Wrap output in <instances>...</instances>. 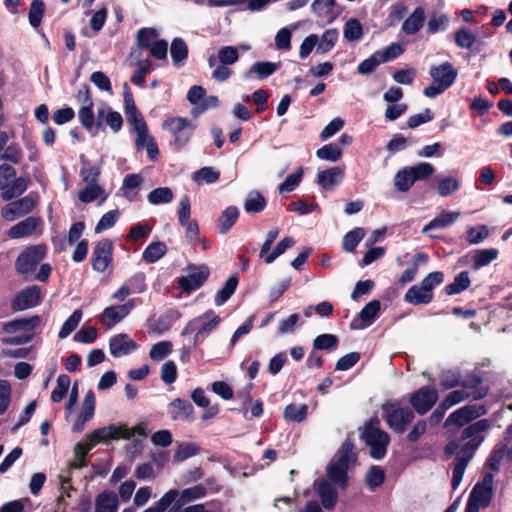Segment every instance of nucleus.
<instances>
[{"mask_svg": "<svg viewBox=\"0 0 512 512\" xmlns=\"http://www.w3.org/2000/svg\"><path fill=\"white\" fill-rule=\"evenodd\" d=\"M167 414L173 421L192 422L194 407L188 400L176 398L168 404Z\"/></svg>", "mask_w": 512, "mask_h": 512, "instance_id": "obj_22", "label": "nucleus"}, {"mask_svg": "<svg viewBox=\"0 0 512 512\" xmlns=\"http://www.w3.org/2000/svg\"><path fill=\"white\" fill-rule=\"evenodd\" d=\"M220 323V317L215 315L213 312V315H210L208 318H204L197 324V333L194 336V346H198L203 342L205 337L211 333L218 324Z\"/></svg>", "mask_w": 512, "mask_h": 512, "instance_id": "obj_31", "label": "nucleus"}, {"mask_svg": "<svg viewBox=\"0 0 512 512\" xmlns=\"http://www.w3.org/2000/svg\"><path fill=\"white\" fill-rule=\"evenodd\" d=\"M318 495L321 503L325 509H332L337 503V491L327 480H320L318 482Z\"/></svg>", "mask_w": 512, "mask_h": 512, "instance_id": "obj_30", "label": "nucleus"}, {"mask_svg": "<svg viewBox=\"0 0 512 512\" xmlns=\"http://www.w3.org/2000/svg\"><path fill=\"white\" fill-rule=\"evenodd\" d=\"M70 377L66 374H60L57 378V385L51 393V400L54 403L62 401L70 387Z\"/></svg>", "mask_w": 512, "mask_h": 512, "instance_id": "obj_53", "label": "nucleus"}, {"mask_svg": "<svg viewBox=\"0 0 512 512\" xmlns=\"http://www.w3.org/2000/svg\"><path fill=\"white\" fill-rule=\"evenodd\" d=\"M113 258V243L109 239L98 241L93 249L91 264L97 272H104Z\"/></svg>", "mask_w": 512, "mask_h": 512, "instance_id": "obj_16", "label": "nucleus"}, {"mask_svg": "<svg viewBox=\"0 0 512 512\" xmlns=\"http://www.w3.org/2000/svg\"><path fill=\"white\" fill-rule=\"evenodd\" d=\"M41 300V289L37 285L28 286L19 291L11 301V309L15 312L36 307Z\"/></svg>", "mask_w": 512, "mask_h": 512, "instance_id": "obj_15", "label": "nucleus"}, {"mask_svg": "<svg viewBox=\"0 0 512 512\" xmlns=\"http://www.w3.org/2000/svg\"><path fill=\"white\" fill-rule=\"evenodd\" d=\"M78 198L82 203H91L94 200L100 198V204L105 202L107 199V194L105 190L98 185L97 183L87 184L82 190L78 193Z\"/></svg>", "mask_w": 512, "mask_h": 512, "instance_id": "obj_32", "label": "nucleus"}, {"mask_svg": "<svg viewBox=\"0 0 512 512\" xmlns=\"http://www.w3.org/2000/svg\"><path fill=\"white\" fill-rule=\"evenodd\" d=\"M343 35L348 41H358L363 35V28L359 20L349 19L344 25Z\"/></svg>", "mask_w": 512, "mask_h": 512, "instance_id": "obj_58", "label": "nucleus"}, {"mask_svg": "<svg viewBox=\"0 0 512 512\" xmlns=\"http://www.w3.org/2000/svg\"><path fill=\"white\" fill-rule=\"evenodd\" d=\"M294 244L295 240L292 237L283 238L272 251L267 252L266 256L262 258L263 261L266 264L273 263L279 256L284 254L287 249L293 247Z\"/></svg>", "mask_w": 512, "mask_h": 512, "instance_id": "obj_48", "label": "nucleus"}, {"mask_svg": "<svg viewBox=\"0 0 512 512\" xmlns=\"http://www.w3.org/2000/svg\"><path fill=\"white\" fill-rule=\"evenodd\" d=\"M248 50L249 46H222L218 49L217 54L210 55L207 59L208 66L213 68L212 78L218 82L227 81L233 74L229 67L238 62L240 55L239 49Z\"/></svg>", "mask_w": 512, "mask_h": 512, "instance_id": "obj_2", "label": "nucleus"}, {"mask_svg": "<svg viewBox=\"0 0 512 512\" xmlns=\"http://www.w3.org/2000/svg\"><path fill=\"white\" fill-rule=\"evenodd\" d=\"M47 247L44 244L28 246L15 260V270L18 274L28 276L35 272L37 266L45 258Z\"/></svg>", "mask_w": 512, "mask_h": 512, "instance_id": "obj_8", "label": "nucleus"}, {"mask_svg": "<svg viewBox=\"0 0 512 512\" xmlns=\"http://www.w3.org/2000/svg\"><path fill=\"white\" fill-rule=\"evenodd\" d=\"M28 188V180L17 177L16 170L9 164L0 165V191L4 201L22 195Z\"/></svg>", "mask_w": 512, "mask_h": 512, "instance_id": "obj_7", "label": "nucleus"}, {"mask_svg": "<svg viewBox=\"0 0 512 512\" xmlns=\"http://www.w3.org/2000/svg\"><path fill=\"white\" fill-rule=\"evenodd\" d=\"M414 183L413 174L408 166L399 170L394 177V186L399 192H407Z\"/></svg>", "mask_w": 512, "mask_h": 512, "instance_id": "obj_43", "label": "nucleus"}, {"mask_svg": "<svg viewBox=\"0 0 512 512\" xmlns=\"http://www.w3.org/2000/svg\"><path fill=\"white\" fill-rule=\"evenodd\" d=\"M383 418L390 429L403 433L414 419V412L408 406H401L398 401H388L381 406Z\"/></svg>", "mask_w": 512, "mask_h": 512, "instance_id": "obj_6", "label": "nucleus"}, {"mask_svg": "<svg viewBox=\"0 0 512 512\" xmlns=\"http://www.w3.org/2000/svg\"><path fill=\"white\" fill-rule=\"evenodd\" d=\"M167 252L165 243L157 241L150 243L143 251L142 258L147 263H155Z\"/></svg>", "mask_w": 512, "mask_h": 512, "instance_id": "obj_39", "label": "nucleus"}, {"mask_svg": "<svg viewBox=\"0 0 512 512\" xmlns=\"http://www.w3.org/2000/svg\"><path fill=\"white\" fill-rule=\"evenodd\" d=\"M148 434L147 422H140L134 427H128L126 424H111L94 430L91 438L93 440H129L135 436L146 438Z\"/></svg>", "mask_w": 512, "mask_h": 512, "instance_id": "obj_5", "label": "nucleus"}, {"mask_svg": "<svg viewBox=\"0 0 512 512\" xmlns=\"http://www.w3.org/2000/svg\"><path fill=\"white\" fill-rule=\"evenodd\" d=\"M163 128L172 135L173 145L181 149L189 143L196 124L183 117H171L164 121Z\"/></svg>", "mask_w": 512, "mask_h": 512, "instance_id": "obj_9", "label": "nucleus"}, {"mask_svg": "<svg viewBox=\"0 0 512 512\" xmlns=\"http://www.w3.org/2000/svg\"><path fill=\"white\" fill-rule=\"evenodd\" d=\"M316 156L321 160L336 162L342 156L341 148L335 143H329L316 151Z\"/></svg>", "mask_w": 512, "mask_h": 512, "instance_id": "obj_52", "label": "nucleus"}, {"mask_svg": "<svg viewBox=\"0 0 512 512\" xmlns=\"http://www.w3.org/2000/svg\"><path fill=\"white\" fill-rule=\"evenodd\" d=\"M40 322L41 318L38 315L27 318H17L3 323L2 330L7 334H33Z\"/></svg>", "mask_w": 512, "mask_h": 512, "instance_id": "obj_21", "label": "nucleus"}, {"mask_svg": "<svg viewBox=\"0 0 512 512\" xmlns=\"http://www.w3.org/2000/svg\"><path fill=\"white\" fill-rule=\"evenodd\" d=\"M83 313L81 309H76L70 317L63 323L58 337L60 339L67 338L79 325L82 319Z\"/></svg>", "mask_w": 512, "mask_h": 512, "instance_id": "obj_51", "label": "nucleus"}, {"mask_svg": "<svg viewBox=\"0 0 512 512\" xmlns=\"http://www.w3.org/2000/svg\"><path fill=\"white\" fill-rule=\"evenodd\" d=\"M355 462L356 453L354 452V445L349 440H346L342 443L339 451L327 466V476L329 480L340 487H345L347 471Z\"/></svg>", "mask_w": 512, "mask_h": 512, "instance_id": "obj_3", "label": "nucleus"}, {"mask_svg": "<svg viewBox=\"0 0 512 512\" xmlns=\"http://www.w3.org/2000/svg\"><path fill=\"white\" fill-rule=\"evenodd\" d=\"M43 221L39 217L29 216L16 223L7 232L10 239H21L29 237L36 232H41Z\"/></svg>", "mask_w": 512, "mask_h": 512, "instance_id": "obj_19", "label": "nucleus"}, {"mask_svg": "<svg viewBox=\"0 0 512 512\" xmlns=\"http://www.w3.org/2000/svg\"><path fill=\"white\" fill-rule=\"evenodd\" d=\"M238 285V278L233 276L230 277L223 286L222 289H220L217 294L215 295V305L221 306L223 305L236 291Z\"/></svg>", "mask_w": 512, "mask_h": 512, "instance_id": "obj_47", "label": "nucleus"}, {"mask_svg": "<svg viewBox=\"0 0 512 512\" xmlns=\"http://www.w3.org/2000/svg\"><path fill=\"white\" fill-rule=\"evenodd\" d=\"M404 52L403 47L399 43H391L382 50L376 52L379 61L386 63L399 57Z\"/></svg>", "mask_w": 512, "mask_h": 512, "instance_id": "obj_64", "label": "nucleus"}, {"mask_svg": "<svg viewBox=\"0 0 512 512\" xmlns=\"http://www.w3.org/2000/svg\"><path fill=\"white\" fill-rule=\"evenodd\" d=\"M490 427L491 423L489 420H478L462 431L460 440L465 441L463 444L459 440H451L444 447L445 455H455L451 481L453 490H456L461 484L468 463L485 440L486 433Z\"/></svg>", "mask_w": 512, "mask_h": 512, "instance_id": "obj_1", "label": "nucleus"}, {"mask_svg": "<svg viewBox=\"0 0 512 512\" xmlns=\"http://www.w3.org/2000/svg\"><path fill=\"white\" fill-rule=\"evenodd\" d=\"M118 497L114 492L103 491L95 498V512H117Z\"/></svg>", "mask_w": 512, "mask_h": 512, "instance_id": "obj_29", "label": "nucleus"}, {"mask_svg": "<svg viewBox=\"0 0 512 512\" xmlns=\"http://www.w3.org/2000/svg\"><path fill=\"white\" fill-rule=\"evenodd\" d=\"M344 178V169L338 166L320 171L317 174L318 184L325 190H331L339 185Z\"/></svg>", "mask_w": 512, "mask_h": 512, "instance_id": "obj_25", "label": "nucleus"}, {"mask_svg": "<svg viewBox=\"0 0 512 512\" xmlns=\"http://www.w3.org/2000/svg\"><path fill=\"white\" fill-rule=\"evenodd\" d=\"M37 195L29 194L18 200L9 202L1 209V216L6 221H15L28 215L37 205Z\"/></svg>", "mask_w": 512, "mask_h": 512, "instance_id": "obj_11", "label": "nucleus"}, {"mask_svg": "<svg viewBox=\"0 0 512 512\" xmlns=\"http://www.w3.org/2000/svg\"><path fill=\"white\" fill-rule=\"evenodd\" d=\"M449 17L444 14L434 13L430 16L427 22V30L431 34H435L440 31H445L449 26Z\"/></svg>", "mask_w": 512, "mask_h": 512, "instance_id": "obj_59", "label": "nucleus"}, {"mask_svg": "<svg viewBox=\"0 0 512 512\" xmlns=\"http://www.w3.org/2000/svg\"><path fill=\"white\" fill-rule=\"evenodd\" d=\"M137 66V70L131 77V82L134 85L143 87L145 84V78L152 71L153 65L149 60H140L137 63Z\"/></svg>", "mask_w": 512, "mask_h": 512, "instance_id": "obj_57", "label": "nucleus"}, {"mask_svg": "<svg viewBox=\"0 0 512 512\" xmlns=\"http://www.w3.org/2000/svg\"><path fill=\"white\" fill-rule=\"evenodd\" d=\"M239 217V210L235 206L227 207L218 218V229L222 234H226L235 224Z\"/></svg>", "mask_w": 512, "mask_h": 512, "instance_id": "obj_37", "label": "nucleus"}, {"mask_svg": "<svg viewBox=\"0 0 512 512\" xmlns=\"http://www.w3.org/2000/svg\"><path fill=\"white\" fill-rule=\"evenodd\" d=\"M338 39V32L336 29L326 30L319 39L316 51L320 54L329 52L335 45Z\"/></svg>", "mask_w": 512, "mask_h": 512, "instance_id": "obj_49", "label": "nucleus"}, {"mask_svg": "<svg viewBox=\"0 0 512 512\" xmlns=\"http://www.w3.org/2000/svg\"><path fill=\"white\" fill-rule=\"evenodd\" d=\"M432 298L429 293L423 290L421 284L411 286L404 296L405 301L412 305L428 304Z\"/></svg>", "mask_w": 512, "mask_h": 512, "instance_id": "obj_36", "label": "nucleus"}, {"mask_svg": "<svg viewBox=\"0 0 512 512\" xmlns=\"http://www.w3.org/2000/svg\"><path fill=\"white\" fill-rule=\"evenodd\" d=\"M174 194L169 187H159L152 190L148 196V201L153 205L166 204L173 200Z\"/></svg>", "mask_w": 512, "mask_h": 512, "instance_id": "obj_50", "label": "nucleus"}, {"mask_svg": "<svg viewBox=\"0 0 512 512\" xmlns=\"http://www.w3.org/2000/svg\"><path fill=\"white\" fill-rule=\"evenodd\" d=\"M80 159L83 164V166L80 170L81 179L87 184L96 183V181L100 175V167L97 165H91L90 163H88V161L85 160L83 155L80 157Z\"/></svg>", "mask_w": 512, "mask_h": 512, "instance_id": "obj_56", "label": "nucleus"}, {"mask_svg": "<svg viewBox=\"0 0 512 512\" xmlns=\"http://www.w3.org/2000/svg\"><path fill=\"white\" fill-rule=\"evenodd\" d=\"M207 494V489L202 484H197L192 487H188L180 491V498L177 502V508H181L183 505L192 501L202 499Z\"/></svg>", "mask_w": 512, "mask_h": 512, "instance_id": "obj_35", "label": "nucleus"}, {"mask_svg": "<svg viewBox=\"0 0 512 512\" xmlns=\"http://www.w3.org/2000/svg\"><path fill=\"white\" fill-rule=\"evenodd\" d=\"M429 75L433 79V82L448 89L455 82L458 71L450 62H444L440 65L432 66L429 70Z\"/></svg>", "mask_w": 512, "mask_h": 512, "instance_id": "obj_23", "label": "nucleus"}, {"mask_svg": "<svg viewBox=\"0 0 512 512\" xmlns=\"http://www.w3.org/2000/svg\"><path fill=\"white\" fill-rule=\"evenodd\" d=\"M302 177L303 169L298 168L294 173L287 175L285 180L278 186V191L280 193L294 191L299 186Z\"/></svg>", "mask_w": 512, "mask_h": 512, "instance_id": "obj_60", "label": "nucleus"}, {"mask_svg": "<svg viewBox=\"0 0 512 512\" xmlns=\"http://www.w3.org/2000/svg\"><path fill=\"white\" fill-rule=\"evenodd\" d=\"M307 413V405L292 403L285 407L283 416L287 421L300 423L305 420Z\"/></svg>", "mask_w": 512, "mask_h": 512, "instance_id": "obj_44", "label": "nucleus"}, {"mask_svg": "<svg viewBox=\"0 0 512 512\" xmlns=\"http://www.w3.org/2000/svg\"><path fill=\"white\" fill-rule=\"evenodd\" d=\"M78 118L81 125L93 135L95 128V115L93 113V104L82 105L78 111Z\"/></svg>", "mask_w": 512, "mask_h": 512, "instance_id": "obj_54", "label": "nucleus"}, {"mask_svg": "<svg viewBox=\"0 0 512 512\" xmlns=\"http://www.w3.org/2000/svg\"><path fill=\"white\" fill-rule=\"evenodd\" d=\"M471 284L469 273L467 271L460 272L452 283L445 287V293L447 295H455L468 289Z\"/></svg>", "mask_w": 512, "mask_h": 512, "instance_id": "obj_42", "label": "nucleus"}, {"mask_svg": "<svg viewBox=\"0 0 512 512\" xmlns=\"http://www.w3.org/2000/svg\"><path fill=\"white\" fill-rule=\"evenodd\" d=\"M219 177L220 173L212 167H203L194 173L193 180L198 184H212L215 183Z\"/></svg>", "mask_w": 512, "mask_h": 512, "instance_id": "obj_61", "label": "nucleus"}, {"mask_svg": "<svg viewBox=\"0 0 512 512\" xmlns=\"http://www.w3.org/2000/svg\"><path fill=\"white\" fill-rule=\"evenodd\" d=\"M479 383L480 379L478 377L464 376L459 368L444 369L439 374V384L446 390L455 387L474 389Z\"/></svg>", "mask_w": 512, "mask_h": 512, "instance_id": "obj_10", "label": "nucleus"}, {"mask_svg": "<svg viewBox=\"0 0 512 512\" xmlns=\"http://www.w3.org/2000/svg\"><path fill=\"white\" fill-rule=\"evenodd\" d=\"M338 345V338L333 334H321L313 341L315 350H335Z\"/></svg>", "mask_w": 512, "mask_h": 512, "instance_id": "obj_63", "label": "nucleus"}, {"mask_svg": "<svg viewBox=\"0 0 512 512\" xmlns=\"http://www.w3.org/2000/svg\"><path fill=\"white\" fill-rule=\"evenodd\" d=\"M170 55L175 66L179 67L185 64L188 58V46L182 38H174L170 46Z\"/></svg>", "mask_w": 512, "mask_h": 512, "instance_id": "obj_34", "label": "nucleus"}, {"mask_svg": "<svg viewBox=\"0 0 512 512\" xmlns=\"http://www.w3.org/2000/svg\"><path fill=\"white\" fill-rule=\"evenodd\" d=\"M135 306V300H129L121 305H114L106 307L100 316V322L108 329H111L117 323L122 321L130 314Z\"/></svg>", "mask_w": 512, "mask_h": 512, "instance_id": "obj_18", "label": "nucleus"}, {"mask_svg": "<svg viewBox=\"0 0 512 512\" xmlns=\"http://www.w3.org/2000/svg\"><path fill=\"white\" fill-rule=\"evenodd\" d=\"M460 217L458 211H442L438 216L428 222L422 229L423 233H428L434 229H444L453 225Z\"/></svg>", "mask_w": 512, "mask_h": 512, "instance_id": "obj_27", "label": "nucleus"}, {"mask_svg": "<svg viewBox=\"0 0 512 512\" xmlns=\"http://www.w3.org/2000/svg\"><path fill=\"white\" fill-rule=\"evenodd\" d=\"M278 68V64L269 61L255 62L247 71L243 73L244 79H251L253 74L257 75L259 80H264L271 76Z\"/></svg>", "mask_w": 512, "mask_h": 512, "instance_id": "obj_28", "label": "nucleus"}, {"mask_svg": "<svg viewBox=\"0 0 512 512\" xmlns=\"http://www.w3.org/2000/svg\"><path fill=\"white\" fill-rule=\"evenodd\" d=\"M490 235V229L487 225H477L468 228L466 232V241L470 245H478L486 240Z\"/></svg>", "mask_w": 512, "mask_h": 512, "instance_id": "obj_46", "label": "nucleus"}, {"mask_svg": "<svg viewBox=\"0 0 512 512\" xmlns=\"http://www.w3.org/2000/svg\"><path fill=\"white\" fill-rule=\"evenodd\" d=\"M143 179L139 174H128L124 177L122 190L124 191V196L130 201L133 200L136 196V192L134 191L136 188L140 186Z\"/></svg>", "mask_w": 512, "mask_h": 512, "instance_id": "obj_55", "label": "nucleus"}, {"mask_svg": "<svg viewBox=\"0 0 512 512\" xmlns=\"http://www.w3.org/2000/svg\"><path fill=\"white\" fill-rule=\"evenodd\" d=\"M361 437L370 448V456L373 459L381 460L385 457L390 443V436L380 428L378 418H372L365 424Z\"/></svg>", "mask_w": 512, "mask_h": 512, "instance_id": "obj_4", "label": "nucleus"}, {"mask_svg": "<svg viewBox=\"0 0 512 512\" xmlns=\"http://www.w3.org/2000/svg\"><path fill=\"white\" fill-rule=\"evenodd\" d=\"M209 268L206 265H191L187 269V275L178 280V285L183 291H193L200 288L209 276Z\"/></svg>", "mask_w": 512, "mask_h": 512, "instance_id": "obj_14", "label": "nucleus"}, {"mask_svg": "<svg viewBox=\"0 0 512 512\" xmlns=\"http://www.w3.org/2000/svg\"><path fill=\"white\" fill-rule=\"evenodd\" d=\"M455 42L462 49H471L476 42V35L467 28H461L455 33Z\"/></svg>", "mask_w": 512, "mask_h": 512, "instance_id": "obj_62", "label": "nucleus"}, {"mask_svg": "<svg viewBox=\"0 0 512 512\" xmlns=\"http://www.w3.org/2000/svg\"><path fill=\"white\" fill-rule=\"evenodd\" d=\"M498 255L499 251L495 248L477 250L474 255L473 268L478 270L484 266H487L492 261L497 259Z\"/></svg>", "mask_w": 512, "mask_h": 512, "instance_id": "obj_45", "label": "nucleus"}, {"mask_svg": "<svg viewBox=\"0 0 512 512\" xmlns=\"http://www.w3.org/2000/svg\"><path fill=\"white\" fill-rule=\"evenodd\" d=\"M410 403L413 409L419 414L427 413L437 402L438 393L432 386H423L410 395Z\"/></svg>", "mask_w": 512, "mask_h": 512, "instance_id": "obj_13", "label": "nucleus"}, {"mask_svg": "<svg viewBox=\"0 0 512 512\" xmlns=\"http://www.w3.org/2000/svg\"><path fill=\"white\" fill-rule=\"evenodd\" d=\"M425 23V10L416 7L409 17L402 23L401 31L409 36L418 33Z\"/></svg>", "mask_w": 512, "mask_h": 512, "instance_id": "obj_26", "label": "nucleus"}, {"mask_svg": "<svg viewBox=\"0 0 512 512\" xmlns=\"http://www.w3.org/2000/svg\"><path fill=\"white\" fill-rule=\"evenodd\" d=\"M366 231L362 227H356L346 233L343 237L342 248L346 252H353L360 241L365 237Z\"/></svg>", "mask_w": 512, "mask_h": 512, "instance_id": "obj_40", "label": "nucleus"}, {"mask_svg": "<svg viewBox=\"0 0 512 512\" xmlns=\"http://www.w3.org/2000/svg\"><path fill=\"white\" fill-rule=\"evenodd\" d=\"M493 481V474L485 473L483 479L473 487L468 499L482 505V508H487L493 496Z\"/></svg>", "mask_w": 512, "mask_h": 512, "instance_id": "obj_17", "label": "nucleus"}, {"mask_svg": "<svg viewBox=\"0 0 512 512\" xmlns=\"http://www.w3.org/2000/svg\"><path fill=\"white\" fill-rule=\"evenodd\" d=\"M137 348V343L125 333H119L113 336L109 341L110 353L115 358L129 355Z\"/></svg>", "mask_w": 512, "mask_h": 512, "instance_id": "obj_24", "label": "nucleus"}, {"mask_svg": "<svg viewBox=\"0 0 512 512\" xmlns=\"http://www.w3.org/2000/svg\"><path fill=\"white\" fill-rule=\"evenodd\" d=\"M485 413L486 409L483 406L468 404L452 412L444 421L443 426L445 428L462 427Z\"/></svg>", "mask_w": 512, "mask_h": 512, "instance_id": "obj_12", "label": "nucleus"}, {"mask_svg": "<svg viewBox=\"0 0 512 512\" xmlns=\"http://www.w3.org/2000/svg\"><path fill=\"white\" fill-rule=\"evenodd\" d=\"M266 199L258 191H251L248 193L244 209L247 213H259L266 207Z\"/></svg>", "mask_w": 512, "mask_h": 512, "instance_id": "obj_41", "label": "nucleus"}, {"mask_svg": "<svg viewBox=\"0 0 512 512\" xmlns=\"http://www.w3.org/2000/svg\"><path fill=\"white\" fill-rule=\"evenodd\" d=\"M460 189V181L453 176L437 177V192L441 197H447Z\"/></svg>", "mask_w": 512, "mask_h": 512, "instance_id": "obj_38", "label": "nucleus"}, {"mask_svg": "<svg viewBox=\"0 0 512 512\" xmlns=\"http://www.w3.org/2000/svg\"><path fill=\"white\" fill-rule=\"evenodd\" d=\"M467 390L468 389H465V388L453 390L441 401L442 406L444 408L450 409L454 405H457V404L467 400L470 397L477 400V399H481L484 396L483 394L476 393V392L470 393Z\"/></svg>", "mask_w": 512, "mask_h": 512, "instance_id": "obj_33", "label": "nucleus"}, {"mask_svg": "<svg viewBox=\"0 0 512 512\" xmlns=\"http://www.w3.org/2000/svg\"><path fill=\"white\" fill-rule=\"evenodd\" d=\"M381 303L379 300H372L360 311L357 318L350 323L352 330H363L374 323L380 312Z\"/></svg>", "mask_w": 512, "mask_h": 512, "instance_id": "obj_20", "label": "nucleus"}]
</instances>
